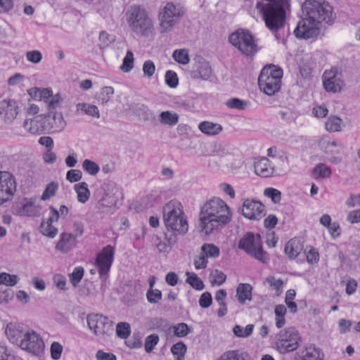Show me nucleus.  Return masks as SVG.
<instances>
[{"label":"nucleus","mask_w":360,"mask_h":360,"mask_svg":"<svg viewBox=\"0 0 360 360\" xmlns=\"http://www.w3.org/2000/svg\"><path fill=\"white\" fill-rule=\"evenodd\" d=\"M40 231L46 236L54 238L57 234L58 229L52 225L51 222L47 221L41 223Z\"/></svg>","instance_id":"obj_40"},{"label":"nucleus","mask_w":360,"mask_h":360,"mask_svg":"<svg viewBox=\"0 0 360 360\" xmlns=\"http://www.w3.org/2000/svg\"><path fill=\"white\" fill-rule=\"evenodd\" d=\"M159 337L156 334H152L148 335L145 340V350L147 353H150L153 351L154 347L158 343Z\"/></svg>","instance_id":"obj_49"},{"label":"nucleus","mask_w":360,"mask_h":360,"mask_svg":"<svg viewBox=\"0 0 360 360\" xmlns=\"http://www.w3.org/2000/svg\"><path fill=\"white\" fill-rule=\"evenodd\" d=\"M229 41L246 56H254L258 51L255 37L248 30L236 31L229 36Z\"/></svg>","instance_id":"obj_8"},{"label":"nucleus","mask_w":360,"mask_h":360,"mask_svg":"<svg viewBox=\"0 0 360 360\" xmlns=\"http://www.w3.org/2000/svg\"><path fill=\"white\" fill-rule=\"evenodd\" d=\"M305 254L308 263L314 264L319 261V253L316 248L311 247L308 252H305Z\"/></svg>","instance_id":"obj_58"},{"label":"nucleus","mask_w":360,"mask_h":360,"mask_svg":"<svg viewBox=\"0 0 360 360\" xmlns=\"http://www.w3.org/2000/svg\"><path fill=\"white\" fill-rule=\"evenodd\" d=\"M16 186L13 175L1 171V204L13 199L16 192Z\"/></svg>","instance_id":"obj_16"},{"label":"nucleus","mask_w":360,"mask_h":360,"mask_svg":"<svg viewBox=\"0 0 360 360\" xmlns=\"http://www.w3.org/2000/svg\"><path fill=\"white\" fill-rule=\"evenodd\" d=\"M325 129L329 132L340 131L342 130V120L338 116H330L325 123Z\"/></svg>","instance_id":"obj_31"},{"label":"nucleus","mask_w":360,"mask_h":360,"mask_svg":"<svg viewBox=\"0 0 360 360\" xmlns=\"http://www.w3.org/2000/svg\"><path fill=\"white\" fill-rule=\"evenodd\" d=\"M86 322L89 328L101 339H105L113 333L112 322L107 316L90 314L86 317Z\"/></svg>","instance_id":"obj_11"},{"label":"nucleus","mask_w":360,"mask_h":360,"mask_svg":"<svg viewBox=\"0 0 360 360\" xmlns=\"http://www.w3.org/2000/svg\"><path fill=\"white\" fill-rule=\"evenodd\" d=\"M314 176L322 178H328L331 175L330 168L323 163L316 165L313 169Z\"/></svg>","instance_id":"obj_37"},{"label":"nucleus","mask_w":360,"mask_h":360,"mask_svg":"<svg viewBox=\"0 0 360 360\" xmlns=\"http://www.w3.org/2000/svg\"><path fill=\"white\" fill-rule=\"evenodd\" d=\"M77 245V241L70 233L63 232L60 235V239L56 243V249L62 253H67Z\"/></svg>","instance_id":"obj_21"},{"label":"nucleus","mask_w":360,"mask_h":360,"mask_svg":"<svg viewBox=\"0 0 360 360\" xmlns=\"http://www.w3.org/2000/svg\"><path fill=\"white\" fill-rule=\"evenodd\" d=\"M201 251L207 258H216L218 257L220 254V250L218 247L214 244L205 243L201 248Z\"/></svg>","instance_id":"obj_35"},{"label":"nucleus","mask_w":360,"mask_h":360,"mask_svg":"<svg viewBox=\"0 0 360 360\" xmlns=\"http://www.w3.org/2000/svg\"><path fill=\"white\" fill-rule=\"evenodd\" d=\"M139 116L144 121H151L155 119L154 114L148 107L142 105L139 109Z\"/></svg>","instance_id":"obj_62"},{"label":"nucleus","mask_w":360,"mask_h":360,"mask_svg":"<svg viewBox=\"0 0 360 360\" xmlns=\"http://www.w3.org/2000/svg\"><path fill=\"white\" fill-rule=\"evenodd\" d=\"M23 127L32 134H41L45 130L44 119L41 116L27 119L23 122Z\"/></svg>","instance_id":"obj_22"},{"label":"nucleus","mask_w":360,"mask_h":360,"mask_svg":"<svg viewBox=\"0 0 360 360\" xmlns=\"http://www.w3.org/2000/svg\"><path fill=\"white\" fill-rule=\"evenodd\" d=\"M165 82L171 88H175L179 84V79L176 72L168 70L165 74Z\"/></svg>","instance_id":"obj_54"},{"label":"nucleus","mask_w":360,"mask_h":360,"mask_svg":"<svg viewBox=\"0 0 360 360\" xmlns=\"http://www.w3.org/2000/svg\"><path fill=\"white\" fill-rule=\"evenodd\" d=\"M212 303V297L210 292L202 293L199 300V304L202 308H207Z\"/></svg>","instance_id":"obj_64"},{"label":"nucleus","mask_w":360,"mask_h":360,"mask_svg":"<svg viewBox=\"0 0 360 360\" xmlns=\"http://www.w3.org/2000/svg\"><path fill=\"white\" fill-rule=\"evenodd\" d=\"M323 82L327 91L333 93L340 91L343 84L342 73L337 68L326 70L323 75Z\"/></svg>","instance_id":"obj_14"},{"label":"nucleus","mask_w":360,"mask_h":360,"mask_svg":"<svg viewBox=\"0 0 360 360\" xmlns=\"http://www.w3.org/2000/svg\"><path fill=\"white\" fill-rule=\"evenodd\" d=\"M217 360H245L237 350H230L223 353Z\"/></svg>","instance_id":"obj_48"},{"label":"nucleus","mask_w":360,"mask_h":360,"mask_svg":"<svg viewBox=\"0 0 360 360\" xmlns=\"http://www.w3.org/2000/svg\"><path fill=\"white\" fill-rule=\"evenodd\" d=\"M143 72L145 77L151 78L155 72V65L154 63L150 60L145 61L143 65Z\"/></svg>","instance_id":"obj_55"},{"label":"nucleus","mask_w":360,"mask_h":360,"mask_svg":"<svg viewBox=\"0 0 360 360\" xmlns=\"http://www.w3.org/2000/svg\"><path fill=\"white\" fill-rule=\"evenodd\" d=\"M179 115L171 111H163L159 115V120L162 124L174 126L179 122Z\"/></svg>","instance_id":"obj_28"},{"label":"nucleus","mask_w":360,"mask_h":360,"mask_svg":"<svg viewBox=\"0 0 360 360\" xmlns=\"http://www.w3.org/2000/svg\"><path fill=\"white\" fill-rule=\"evenodd\" d=\"M116 333L118 337L127 338L130 334V326L127 323H118L116 327Z\"/></svg>","instance_id":"obj_51"},{"label":"nucleus","mask_w":360,"mask_h":360,"mask_svg":"<svg viewBox=\"0 0 360 360\" xmlns=\"http://www.w3.org/2000/svg\"><path fill=\"white\" fill-rule=\"evenodd\" d=\"M257 8L262 14L266 27L274 34L283 27L288 0H263L258 2Z\"/></svg>","instance_id":"obj_3"},{"label":"nucleus","mask_w":360,"mask_h":360,"mask_svg":"<svg viewBox=\"0 0 360 360\" xmlns=\"http://www.w3.org/2000/svg\"><path fill=\"white\" fill-rule=\"evenodd\" d=\"M212 276L213 277V281H212V284H216L217 285H222L226 279V276L218 269L213 271Z\"/></svg>","instance_id":"obj_61"},{"label":"nucleus","mask_w":360,"mask_h":360,"mask_svg":"<svg viewBox=\"0 0 360 360\" xmlns=\"http://www.w3.org/2000/svg\"><path fill=\"white\" fill-rule=\"evenodd\" d=\"M324 354L321 350L312 345L305 347L294 354L295 360H323Z\"/></svg>","instance_id":"obj_20"},{"label":"nucleus","mask_w":360,"mask_h":360,"mask_svg":"<svg viewBox=\"0 0 360 360\" xmlns=\"http://www.w3.org/2000/svg\"><path fill=\"white\" fill-rule=\"evenodd\" d=\"M252 287L248 283H240L236 289V299L240 304L252 300Z\"/></svg>","instance_id":"obj_26"},{"label":"nucleus","mask_w":360,"mask_h":360,"mask_svg":"<svg viewBox=\"0 0 360 360\" xmlns=\"http://www.w3.org/2000/svg\"><path fill=\"white\" fill-rule=\"evenodd\" d=\"M75 190L77 193L78 201L84 203L90 196V191L86 182H82L75 185Z\"/></svg>","instance_id":"obj_29"},{"label":"nucleus","mask_w":360,"mask_h":360,"mask_svg":"<svg viewBox=\"0 0 360 360\" xmlns=\"http://www.w3.org/2000/svg\"><path fill=\"white\" fill-rule=\"evenodd\" d=\"M212 74V70L210 63L203 59L195 62L193 70L190 72V76L193 79L208 80Z\"/></svg>","instance_id":"obj_19"},{"label":"nucleus","mask_w":360,"mask_h":360,"mask_svg":"<svg viewBox=\"0 0 360 360\" xmlns=\"http://www.w3.org/2000/svg\"><path fill=\"white\" fill-rule=\"evenodd\" d=\"M232 218L228 205L214 198L204 204L199 217L200 231L206 236L219 232Z\"/></svg>","instance_id":"obj_2"},{"label":"nucleus","mask_w":360,"mask_h":360,"mask_svg":"<svg viewBox=\"0 0 360 360\" xmlns=\"http://www.w3.org/2000/svg\"><path fill=\"white\" fill-rule=\"evenodd\" d=\"M302 242L296 238L290 239L285 245V253L290 259H295L303 250Z\"/></svg>","instance_id":"obj_24"},{"label":"nucleus","mask_w":360,"mask_h":360,"mask_svg":"<svg viewBox=\"0 0 360 360\" xmlns=\"http://www.w3.org/2000/svg\"><path fill=\"white\" fill-rule=\"evenodd\" d=\"M19 281L17 275L1 272V284L14 286Z\"/></svg>","instance_id":"obj_52"},{"label":"nucleus","mask_w":360,"mask_h":360,"mask_svg":"<svg viewBox=\"0 0 360 360\" xmlns=\"http://www.w3.org/2000/svg\"><path fill=\"white\" fill-rule=\"evenodd\" d=\"M53 131H61L66 126V122L61 112H55L50 123Z\"/></svg>","instance_id":"obj_30"},{"label":"nucleus","mask_w":360,"mask_h":360,"mask_svg":"<svg viewBox=\"0 0 360 360\" xmlns=\"http://www.w3.org/2000/svg\"><path fill=\"white\" fill-rule=\"evenodd\" d=\"M186 282L189 283L193 288L198 290H202L205 285L202 281L194 273H186Z\"/></svg>","instance_id":"obj_39"},{"label":"nucleus","mask_w":360,"mask_h":360,"mask_svg":"<svg viewBox=\"0 0 360 360\" xmlns=\"http://www.w3.org/2000/svg\"><path fill=\"white\" fill-rule=\"evenodd\" d=\"M84 274V269L82 266H77L74 269L72 274L69 275L70 281L74 287H77L82 279Z\"/></svg>","instance_id":"obj_41"},{"label":"nucleus","mask_w":360,"mask_h":360,"mask_svg":"<svg viewBox=\"0 0 360 360\" xmlns=\"http://www.w3.org/2000/svg\"><path fill=\"white\" fill-rule=\"evenodd\" d=\"M255 172L262 177H269L273 174L274 168L270 165L269 160L263 158L255 163Z\"/></svg>","instance_id":"obj_25"},{"label":"nucleus","mask_w":360,"mask_h":360,"mask_svg":"<svg viewBox=\"0 0 360 360\" xmlns=\"http://www.w3.org/2000/svg\"><path fill=\"white\" fill-rule=\"evenodd\" d=\"M172 56L177 63L183 65L188 64L190 60L188 53L185 49L174 51Z\"/></svg>","instance_id":"obj_44"},{"label":"nucleus","mask_w":360,"mask_h":360,"mask_svg":"<svg viewBox=\"0 0 360 360\" xmlns=\"http://www.w3.org/2000/svg\"><path fill=\"white\" fill-rule=\"evenodd\" d=\"M173 330L174 335L179 338L185 337L191 332L190 327L185 323L174 326Z\"/></svg>","instance_id":"obj_47"},{"label":"nucleus","mask_w":360,"mask_h":360,"mask_svg":"<svg viewBox=\"0 0 360 360\" xmlns=\"http://www.w3.org/2000/svg\"><path fill=\"white\" fill-rule=\"evenodd\" d=\"M76 107L77 110H82L84 112L85 114L88 115L96 118L100 117L99 110L98 107L94 105L85 103H79L77 104Z\"/></svg>","instance_id":"obj_32"},{"label":"nucleus","mask_w":360,"mask_h":360,"mask_svg":"<svg viewBox=\"0 0 360 360\" xmlns=\"http://www.w3.org/2000/svg\"><path fill=\"white\" fill-rule=\"evenodd\" d=\"M42 54L38 50L30 51L26 53V58L32 63H39L42 60Z\"/></svg>","instance_id":"obj_59"},{"label":"nucleus","mask_w":360,"mask_h":360,"mask_svg":"<svg viewBox=\"0 0 360 360\" xmlns=\"http://www.w3.org/2000/svg\"><path fill=\"white\" fill-rule=\"evenodd\" d=\"M39 213V207L35 206L34 200L30 199V200H27V202L23 204L20 214L29 217H34L38 215Z\"/></svg>","instance_id":"obj_33"},{"label":"nucleus","mask_w":360,"mask_h":360,"mask_svg":"<svg viewBox=\"0 0 360 360\" xmlns=\"http://www.w3.org/2000/svg\"><path fill=\"white\" fill-rule=\"evenodd\" d=\"M58 188V183L55 181H51V183L48 184L41 195V200L45 201L50 199L51 197L56 195Z\"/></svg>","instance_id":"obj_42"},{"label":"nucleus","mask_w":360,"mask_h":360,"mask_svg":"<svg viewBox=\"0 0 360 360\" xmlns=\"http://www.w3.org/2000/svg\"><path fill=\"white\" fill-rule=\"evenodd\" d=\"M17 346L34 356L41 355L45 348L44 340L33 330H27Z\"/></svg>","instance_id":"obj_12"},{"label":"nucleus","mask_w":360,"mask_h":360,"mask_svg":"<svg viewBox=\"0 0 360 360\" xmlns=\"http://www.w3.org/2000/svg\"><path fill=\"white\" fill-rule=\"evenodd\" d=\"M114 94V89L112 86H104L101 91L96 96V99L102 104H106Z\"/></svg>","instance_id":"obj_34"},{"label":"nucleus","mask_w":360,"mask_h":360,"mask_svg":"<svg viewBox=\"0 0 360 360\" xmlns=\"http://www.w3.org/2000/svg\"><path fill=\"white\" fill-rule=\"evenodd\" d=\"M82 167L90 175H96L100 170V167L98 164L88 159L83 161Z\"/></svg>","instance_id":"obj_46"},{"label":"nucleus","mask_w":360,"mask_h":360,"mask_svg":"<svg viewBox=\"0 0 360 360\" xmlns=\"http://www.w3.org/2000/svg\"><path fill=\"white\" fill-rule=\"evenodd\" d=\"M162 297V292L158 289H149L146 293L147 300L151 304H157Z\"/></svg>","instance_id":"obj_50"},{"label":"nucleus","mask_w":360,"mask_h":360,"mask_svg":"<svg viewBox=\"0 0 360 360\" xmlns=\"http://www.w3.org/2000/svg\"><path fill=\"white\" fill-rule=\"evenodd\" d=\"M283 70L274 65H266L261 71L258 84L266 95L272 96L278 92L281 86Z\"/></svg>","instance_id":"obj_6"},{"label":"nucleus","mask_w":360,"mask_h":360,"mask_svg":"<svg viewBox=\"0 0 360 360\" xmlns=\"http://www.w3.org/2000/svg\"><path fill=\"white\" fill-rule=\"evenodd\" d=\"M320 149L326 154L333 155L339 154L342 146L340 142L336 141H330L326 138H322L319 141Z\"/></svg>","instance_id":"obj_23"},{"label":"nucleus","mask_w":360,"mask_h":360,"mask_svg":"<svg viewBox=\"0 0 360 360\" xmlns=\"http://www.w3.org/2000/svg\"><path fill=\"white\" fill-rule=\"evenodd\" d=\"M238 248L262 263H266L268 261L267 254L263 250L259 235L255 236L252 233H246L240 240Z\"/></svg>","instance_id":"obj_9"},{"label":"nucleus","mask_w":360,"mask_h":360,"mask_svg":"<svg viewBox=\"0 0 360 360\" xmlns=\"http://www.w3.org/2000/svg\"><path fill=\"white\" fill-rule=\"evenodd\" d=\"M198 129L201 132L208 136L218 135L223 130V127L220 124L209 121L201 122L198 124Z\"/></svg>","instance_id":"obj_27"},{"label":"nucleus","mask_w":360,"mask_h":360,"mask_svg":"<svg viewBox=\"0 0 360 360\" xmlns=\"http://www.w3.org/2000/svg\"><path fill=\"white\" fill-rule=\"evenodd\" d=\"M186 351L187 347L182 342L174 344L171 348L172 354L176 357L175 360H184Z\"/></svg>","instance_id":"obj_36"},{"label":"nucleus","mask_w":360,"mask_h":360,"mask_svg":"<svg viewBox=\"0 0 360 360\" xmlns=\"http://www.w3.org/2000/svg\"><path fill=\"white\" fill-rule=\"evenodd\" d=\"M265 196L271 199L274 203H278L281 200V193L274 188H267L264 190Z\"/></svg>","instance_id":"obj_53"},{"label":"nucleus","mask_w":360,"mask_h":360,"mask_svg":"<svg viewBox=\"0 0 360 360\" xmlns=\"http://www.w3.org/2000/svg\"><path fill=\"white\" fill-rule=\"evenodd\" d=\"M303 17L294 34L297 38L310 39L317 37L322 22L332 24L335 15L332 6L323 0H305L302 4Z\"/></svg>","instance_id":"obj_1"},{"label":"nucleus","mask_w":360,"mask_h":360,"mask_svg":"<svg viewBox=\"0 0 360 360\" xmlns=\"http://www.w3.org/2000/svg\"><path fill=\"white\" fill-rule=\"evenodd\" d=\"M163 219L167 229L178 234H185L188 230L183 206L177 200H171L164 206Z\"/></svg>","instance_id":"obj_4"},{"label":"nucleus","mask_w":360,"mask_h":360,"mask_svg":"<svg viewBox=\"0 0 360 360\" xmlns=\"http://www.w3.org/2000/svg\"><path fill=\"white\" fill-rule=\"evenodd\" d=\"M27 330L22 323L11 321L5 327V335L10 342L18 345Z\"/></svg>","instance_id":"obj_18"},{"label":"nucleus","mask_w":360,"mask_h":360,"mask_svg":"<svg viewBox=\"0 0 360 360\" xmlns=\"http://www.w3.org/2000/svg\"><path fill=\"white\" fill-rule=\"evenodd\" d=\"M63 98L60 94L53 95L49 101H47V105L49 110L59 108L63 102Z\"/></svg>","instance_id":"obj_57"},{"label":"nucleus","mask_w":360,"mask_h":360,"mask_svg":"<svg viewBox=\"0 0 360 360\" xmlns=\"http://www.w3.org/2000/svg\"><path fill=\"white\" fill-rule=\"evenodd\" d=\"M184 12L173 3H167L159 12L160 32H169L180 20Z\"/></svg>","instance_id":"obj_10"},{"label":"nucleus","mask_w":360,"mask_h":360,"mask_svg":"<svg viewBox=\"0 0 360 360\" xmlns=\"http://www.w3.org/2000/svg\"><path fill=\"white\" fill-rule=\"evenodd\" d=\"M63 352L62 345L58 342H53L51 345V356L54 360H58L60 358Z\"/></svg>","instance_id":"obj_60"},{"label":"nucleus","mask_w":360,"mask_h":360,"mask_svg":"<svg viewBox=\"0 0 360 360\" xmlns=\"http://www.w3.org/2000/svg\"><path fill=\"white\" fill-rule=\"evenodd\" d=\"M253 328L254 325L252 324H248L245 328L239 325H236L234 326L233 332L236 336L245 338L250 336L252 333Z\"/></svg>","instance_id":"obj_38"},{"label":"nucleus","mask_w":360,"mask_h":360,"mask_svg":"<svg viewBox=\"0 0 360 360\" xmlns=\"http://www.w3.org/2000/svg\"><path fill=\"white\" fill-rule=\"evenodd\" d=\"M82 177V173L79 169H71L67 172L66 179L71 183L79 181Z\"/></svg>","instance_id":"obj_63"},{"label":"nucleus","mask_w":360,"mask_h":360,"mask_svg":"<svg viewBox=\"0 0 360 360\" xmlns=\"http://www.w3.org/2000/svg\"><path fill=\"white\" fill-rule=\"evenodd\" d=\"M114 255V248L110 245L103 248L101 252L97 255L96 264L100 276L105 277V280L112 264Z\"/></svg>","instance_id":"obj_13"},{"label":"nucleus","mask_w":360,"mask_h":360,"mask_svg":"<svg viewBox=\"0 0 360 360\" xmlns=\"http://www.w3.org/2000/svg\"><path fill=\"white\" fill-rule=\"evenodd\" d=\"M302 342L298 331L293 327L281 330L275 337V345L281 354L295 351Z\"/></svg>","instance_id":"obj_7"},{"label":"nucleus","mask_w":360,"mask_h":360,"mask_svg":"<svg viewBox=\"0 0 360 360\" xmlns=\"http://www.w3.org/2000/svg\"><path fill=\"white\" fill-rule=\"evenodd\" d=\"M20 111L18 103L13 99L1 101V117L7 124L13 122Z\"/></svg>","instance_id":"obj_17"},{"label":"nucleus","mask_w":360,"mask_h":360,"mask_svg":"<svg viewBox=\"0 0 360 360\" xmlns=\"http://www.w3.org/2000/svg\"><path fill=\"white\" fill-rule=\"evenodd\" d=\"M126 20L130 30L139 36H148L153 28L152 20L143 6L131 5L126 13Z\"/></svg>","instance_id":"obj_5"},{"label":"nucleus","mask_w":360,"mask_h":360,"mask_svg":"<svg viewBox=\"0 0 360 360\" xmlns=\"http://www.w3.org/2000/svg\"><path fill=\"white\" fill-rule=\"evenodd\" d=\"M134 54L132 51L128 50L125 57L123 59V63L120 66V69L124 72H129L134 68Z\"/></svg>","instance_id":"obj_43"},{"label":"nucleus","mask_w":360,"mask_h":360,"mask_svg":"<svg viewBox=\"0 0 360 360\" xmlns=\"http://www.w3.org/2000/svg\"><path fill=\"white\" fill-rule=\"evenodd\" d=\"M226 105L230 108L244 110L247 107V102L237 98H233L226 101Z\"/></svg>","instance_id":"obj_56"},{"label":"nucleus","mask_w":360,"mask_h":360,"mask_svg":"<svg viewBox=\"0 0 360 360\" xmlns=\"http://www.w3.org/2000/svg\"><path fill=\"white\" fill-rule=\"evenodd\" d=\"M241 213L245 218L259 220L264 215V206L259 201L246 199L243 202Z\"/></svg>","instance_id":"obj_15"},{"label":"nucleus","mask_w":360,"mask_h":360,"mask_svg":"<svg viewBox=\"0 0 360 360\" xmlns=\"http://www.w3.org/2000/svg\"><path fill=\"white\" fill-rule=\"evenodd\" d=\"M115 40V36L107 33L105 31H102L98 37L99 44L98 46L101 49H103L108 46Z\"/></svg>","instance_id":"obj_45"}]
</instances>
